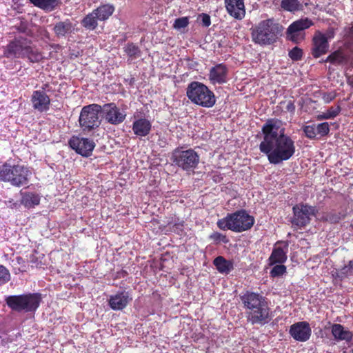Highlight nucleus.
Masks as SVG:
<instances>
[{
	"instance_id": "1",
	"label": "nucleus",
	"mask_w": 353,
	"mask_h": 353,
	"mask_svg": "<svg viewBox=\"0 0 353 353\" xmlns=\"http://www.w3.org/2000/svg\"><path fill=\"white\" fill-rule=\"evenodd\" d=\"M263 139L259 144L261 152L268 157L272 164L289 160L295 153L292 139L285 134L283 123L279 119H269L262 127Z\"/></svg>"
},
{
	"instance_id": "2",
	"label": "nucleus",
	"mask_w": 353,
	"mask_h": 353,
	"mask_svg": "<svg viewBox=\"0 0 353 353\" xmlns=\"http://www.w3.org/2000/svg\"><path fill=\"white\" fill-rule=\"evenodd\" d=\"M245 309L247 320L251 324L264 325L270 320V307L265 299L259 293L246 291L240 295Z\"/></svg>"
},
{
	"instance_id": "3",
	"label": "nucleus",
	"mask_w": 353,
	"mask_h": 353,
	"mask_svg": "<svg viewBox=\"0 0 353 353\" xmlns=\"http://www.w3.org/2000/svg\"><path fill=\"white\" fill-rule=\"evenodd\" d=\"M6 58L28 59L31 63H39L43 59L42 53L32 45L30 39L22 36L15 37L4 48Z\"/></svg>"
},
{
	"instance_id": "4",
	"label": "nucleus",
	"mask_w": 353,
	"mask_h": 353,
	"mask_svg": "<svg viewBox=\"0 0 353 353\" xmlns=\"http://www.w3.org/2000/svg\"><path fill=\"white\" fill-rule=\"evenodd\" d=\"M254 223V219L244 210L228 214L217 221V226L223 230H230L242 232L250 230Z\"/></svg>"
},
{
	"instance_id": "5",
	"label": "nucleus",
	"mask_w": 353,
	"mask_h": 353,
	"mask_svg": "<svg viewBox=\"0 0 353 353\" xmlns=\"http://www.w3.org/2000/svg\"><path fill=\"white\" fill-rule=\"evenodd\" d=\"M31 174L28 168L21 165H11L6 163L0 166V180L16 187L26 185Z\"/></svg>"
},
{
	"instance_id": "6",
	"label": "nucleus",
	"mask_w": 353,
	"mask_h": 353,
	"mask_svg": "<svg viewBox=\"0 0 353 353\" xmlns=\"http://www.w3.org/2000/svg\"><path fill=\"white\" fill-rule=\"evenodd\" d=\"M186 94L193 103L204 108H212L216 103L213 92L199 81H192L188 85Z\"/></svg>"
},
{
	"instance_id": "7",
	"label": "nucleus",
	"mask_w": 353,
	"mask_h": 353,
	"mask_svg": "<svg viewBox=\"0 0 353 353\" xmlns=\"http://www.w3.org/2000/svg\"><path fill=\"white\" fill-rule=\"evenodd\" d=\"M8 306L17 312H34L39 306L41 296L37 293L11 295L6 298Z\"/></svg>"
},
{
	"instance_id": "8",
	"label": "nucleus",
	"mask_w": 353,
	"mask_h": 353,
	"mask_svg": "<svg viewBox=\"0 0 353 353\" xmlns=\"http://www.w3.org/2000/svg\"><path fill=\"white\" fill-rule=\"evenodd\" d=\"M252 38L255 43L261 46L270 45L278 38V27L272 21H263L252 29Z\"/></svg>"
},
{
	"instance_id": "9",
	"label": "nucleus",
	"mask_w": 353,
	"mask_h": 353,
	"mask_svg": "<svg viewBox=\"0 0 353 353\" xmlns=\"http://www.w3.org/2000/svg\"><path fill=\"white\" fill-rule=\"evenodd\" d=\"M101 105L95 103L82 108L79 121L83 131L90 132L99 126L101 120L99 114L101 113Z\"/></svg>"
},
{
	"instance_id": "10",
	"label": "nucleus",
	"mask_w": 353,
	"mask_h": 353,
	"mask_svg": "<svg viewBox=\"0 0 353 353\" xmlns=\"http://www.w3.org/2000/svg\"><path fill=\"white\" fill-rule=\"evenodd\" d=\"M172 159L177 166L185 171L193 170L199 163V156L192 149L175 150L172 154Z\"/></svg>"
},
{
	"instance_id": "11",
	"label": "nucleus",
	"mask_w": 353,
	"mask_h": 353,
	"mask_svg": "<svg viewBox=\"0 0 353 353\" xmlns=\"http://www.w3.org/2000/svg\"><path fill=\"white\" fill-rule=\"evenodd\" d=\"M292 210L294 215L291 223L295 229H301L309 224L311 217L315 216L317 212L315 207L303 203L294 205Z\"/></svg>"
},
{
	"instance_id": "12",
	"label": "nucleus",
	"mask_w": 353,
	"mask_h": 353,
	"mask_svg": "<svg viewBox=\"0 0 353 353\" xmlns=\"http://www.w3.org/2000/svg\"><path fill=\"white\" fill-rule=\"evenodd\" d=\"M314 25L313 21L307 17L301 18L291 23L287 29L286 37L295 43L303 41L305 39L304 30Z\"/></svg>"
},
{
	"instance_id": "13",
	"label": "nucleus",
	"mask_w": 353,
	"mask_h": 353,
	"mask_svg": "<svg viewBox=\"0 0 353 353\" xmlns=\"http://www.w3.org/2000/svg\"><path fill=\"white\" fill-rule=\"evenodd\" d=\"M101 108L102 118L110 124L119 125L125 119V112L120 110L114 103H105L101 105Z\"/></svg>"
},
{
	"instance_id": "14",
	"label": "nucleus",
	"mask_w": 353,
	"mask_h": 353,
	"mask_svg": "<svg viewBox=\"0 0 353 353\" xmlns=\"http://www.w3.org/2000/svg\"><path fill=\"white\" fill-rule=\"evenodd\" d=\"M70 146L83 157H89L95 147L92 140L88 138L72 137L69 141Z\"/></svg>"
},
{
	"instance_id": "15",
	"label": "nucleus",
	"mask_w": 353,
	"mask_h": 353,
	"mask_svg": "<svg viewBox=\"0 0 353 353\" xmlns=\"http://www.w3.org/2000/svg\"><path fill=\"white\" fill-rule=\"evenodd\" d=\"M289 333L296 341L305 342L311 336L312 330L307 321H299L290 327Z\"/></svg>"
},
{
	"instance_id": "16",
	"label": "nucleus",
	"mask_w": 353,
	"mask_h": 353,
	"mask_svg": "<svg viewBox=\"0 0 353 353\" xmlns=\"http://www.w3.org/2000/svg\"><path fill=\"white\" fill-rule=\"evenodd\" d=\"M329 50V43L324 34L317 30L312 39L311 54L314 58H319L326 54Z\"/></svg>"
},
{
	"instance_id": "17",
	"label": "nucleus",
	"mask_w": 353,
	"mask_h": 353,
	"mask_svg": "<svg viewBox=\"0 0 353 353\" xmlns=\"http://www.w3.org/2000/svg\"><path fill=\"white\" fill-rule=\"evenodd\" d=\"M132 299L128 292L122 291L110 296L108 302L110 307L113 310H121L128 305Z\"/></svg>"
},
{
	"instance_id": "18",
	"label": "nucleus",
	"mask_w": 353,
	"mask_h": 353,
	"mask_svg": "<svg viewBox=\"0 0 353 353\" xmlns=\"http://www.w3.org/2000/svg\"><path fill=\"white\" fill-rule=\"evenodd\" d=\"M31 101L33 108L39 112L46 111L49 109L50 100L43 91H34L31 97Z\"/></svg>"
},
{
	"instance_id": "19",
	"label": "nucleus",
	"mask_w": 353,
	"mask_h": 353,
	"mask_svg": "<svg viewBox=\"0 0 353 353\" xmlns=\"http://www.w3.org/2000/svg\"><path fill=\"white\" fill-rule=\"evenodd\" d=\"M228 13L237 19L244 17L245 11L243 0H225Z\"/></svg>"
},
{
	"instance_id": "20",
	"label": "nucleus",
	"mask_w": 353,
	"mask_h": 353,
	"mask_svg": "<svg viewBox=\"0 0 353 353\" xmlns=\"http://www.w3.org/2000/svg\"><path fill=\"white\" fill-rule=\"evenodd\" d=\"M228 69L223 64H218L210 70L209 79L212 84H222L226 82Z\"/></svg>"
},
{
	"instance_id": "21",
	"label": "nucleus",
	"mask_w": 353,
	"mask_h": 353,
	"mask_svg": "<svg viewBox=\"0 0 353 353\" xmlns=\"http://www.w3.org/2000/svg\"><path fill=\"white\" fill-rule=\"evenodd\" d=\"M332 334L336 341H345L350 344H353V333L341 324H333L331 327Z\"/></svg>"
},
{
	"instance_id": "22",
	"label": "nucleus",
	"mask_w": 353,
	"mask_h": 353,
	"mask_svg": "<svg viewBox=\"0 0 353 353\" xmlns=\"http://www.w3.org/2000/svg\"><path fill=\"white\" fill-rule=\"evenodd\" d=\"M152 124L146 119L141 118L133 122L132 130L139 137H145L151 131Z\"/></svg>"
},
{
	"instance_id": "23",
	"label": "nucleus",
	"mask_w": 353,
	"mask_h": 353,
	"mask_svg": "<svg viewBox=\"0 0 353 353\" xmlns=\"http://www.w3.org/2000/svg\"><path fill=\"white\" fill-rule=\"evenodd\" d=\"M75 30V25L73 24L70 19H66L63 21L57 23L53 30L58 37H65L71 34Z\"/></svg>"
},
{
	"instance_id": "24",
	"label": "nucleus",
	"mask_w": 353,
	"mask_h": 353,
	"mask_svg": "<svg viewBox=\"0 0 353 353\" xmlns=\"http://www.w3.org/2000/svg\"><path fill=\"white\" fill-rule=\"evenodd\" d=\"M332 275L335 280L341 281L353 276V259L341 268L334 270Z\"/></svg>"
},
{
	"instance_id": "25",
	"label": "nucleus",
	"mask_w": 353,
	"mask_h": 353,
	"mask_svg": "<svg viewBox=\"0 0 353 353\" xmlns=\"http://www.w3.org/2000/svg\"><path fill=\"white\" fill-rule=\"evenodd\" d=\"M287 251H288V246H285V250H284L283 248L276 245L273 250L272 252L268 259L269 261V265H273L276 263H283L287 260Z\"/></svg>"
},
{
	"instance_id": "26",
	"label": "nucleus",
	"mask_w": 353,
	"mask_h": 353,
	"mask_svg": "<svg viewBox=\"0 0 353 353\" xmlns=\"http://www.w3.org/2000/svg\"><path fill=\"white\" fill-rule=\"evenodd\" d=\"M34 6L46 11L51 12L58 7L61 0H29Z\"/></svg>"
},
{
	"instance_id": "27",
	"label": "nucleus",
	"mask_w": 353,
	"mask_h": 353,
	"mask_svg": "<svg viewBox=\"0 0 353 353\" xmlns=\"http://www.w3.org/2000/svg\"><path fill=\"white\" fill-rule=\"evenodd\" d=\"M214 265L217 270L222 274H228L233 270V263L230 261H227L223 256H218L214 260Z\"/></svg>"
},
{
	"instance_id": "28",
	"label": "nucleus",
	"mask_w": 353,
	"mask_h": 353,
	"mask_svg": "<svg viewBox=\"0 0 353 353\" xmlns=\"http://www.w3.org/2000/svg\"><path fill=\"white\" fill-rule=\"evenodd\" d=\"M40 196L32 192L22 193L21 203L27 208H32L39 204Z\"/></svg>"
},
{
	"instance_id": "29",
	"label": "nucleus",
	"mask_w": 353,
	"mask_h": 353,
	"mask_svg": "<svg viewBox=\"0 0 353 353\" xmlns=\"http://www.w3.org/2000/svg\"><path fill=\"white\" fill-rule=\"evenodd\" d=\"M94 11L97 14L99 21H105L113 14L114 7L110 4H104L94 10Z\"/></svg>"
},
{
	"instance_id": "30",
	"label": "nucleus",
	"mask_w": 353,
	"mask_h": 353,
	"mask_svg": "<svg viewBox=\"0 0 353 353\" xmlns=\"http://www.w3.org/2000/svg\"><path fill=\"white\" fill-rule=\"evenodd\" d=\"M281 7L283 10L291 12L303 10V4L299 0H282Z\"/></svg>"
},
{
	"instance_id": "31",
	"label": "nucleus",
	"mask_w": 353,
	"mask_h": 353,
	"mask_svg": "<svg viewBox=\"0 0 353 353\" xmlns=\"http://www.w3.org/2000/svg\"><path fill=\"white\" fill-rule=\"evenodd\" d=\"M98 21L99 20L98 19L97 14L93 10L83 19L81 24L85 28L93 30L97 27Z\"/></svg>"
},
{
	"instance_id": "32",
	"label": "nucleus",
	"mask_w": 353,
	"mask_h": 353,
	"mask_svg": "<svg viewBox=\"0 0 353 353\" xmlns=\"http://www.w3.org/2000/svg\"><path fill=\"white\" fill-rule=\"evenodd\" d=\"M347 61V57L341 50H336L331 53L322 62H330L335 65H341Z\"/></svg>"
},
{
	"instance_id": "33",
	"label": "nucleus",
	"mask_w": 353,
	"mask_h": 353,
	"mask_svg": "<svg viewBox=\"0 0 353 353\" xmlns=\"http://www.w3.org/2000/svg\"><path fill=\"white\" fill-rule=\"evenodd\" d=\"M124 51L131 59H137L141 56L139 48L134 43L128 44L124 48Z\"/></svg>"
},
{
	"instance_id": "34",
	"label": "nucleus",
	"mask_w": 353,
	"mask_h": 353,
	"mask_svg": "<svg viewBox=\"0 0 353 353\" xmlns=\"http://www.w3.org/2000/svg\"><path fill=\"white\" fill-rule=\"evenodd\" d=\"M315 130L316 136L324 137L329 133L330 125L327 122L321 123L316 125H315Z\"/></svg>"
},
{
	"instance_id": "35",
	"label": "nucleus",
	"mask_w": 353,
	"mask_h": 353,
	"mask_svg": "<svg viewBox=\"0 0 353 353\" xmlns=\"http://www.w3.org/2000/svg\"><path fill=\"white\" fill-rule=\"evenodd\" d=\"M274 266L270 272V274L272 277L279 276L283 275L286 272V267L283 263H279Z\"/></svg>"
},
{
	"instance_id": "36",
	"label": "nucleus",
	"mask_w": 353,
	"mask_h": 353,
	"mask_svg": "<svg viewBox=\"0 0 353 353\" xmlns=\"http://www.w3.org/2000/svg\"><path fill=\"white\" fill-rule=\"evenodd\" d=\"M188 24L189 20L188 17H181L174 21L173 27L176 30H181L187 27Z\"/></svg>"
},
{
	"instance_id": "37",
	"label": "nucleus",
	"mask_w": 353,
	"mask_h": 353,
	"mask_svg": "<svg viewBox=\"0 0 353 353\" xmlns=\"http://www.w3.org/2000/svg\"><path fill=\"white\" fill-rule=\"evenodd\" d=\"M10 279L9 271L4 266L0 265V285L7 283Z\"/></svg>"
},
{
	"instance_id": "38",
	"label": "nucleus",
	"mask_w": 353,
	"mask_h": 353,
	"mask_svg": "<svg viewBox=\"0 0 353 353\" xmlns=\"http://www.w3.org/2000/svg\"><path fill=\"white\" fill-rule=\"evenodd\" d=\"M303 130L305 133V135L310 139H315L316 137V130H315V125H305L303 127Z\"/></svg>"
},
{
	"instance_id": "39",
	"label": "nucleus",
	"mask_w": 353,
	"mask_h": 353,
	"mask_svg": "<svg viewBox=\"0 0 353 353\" xmlns=\"http://www.w3.org/2000/svg\"><path fill=\"white\" fill-rule=\"evenodd\" d=\"M288 55L292 60L297 61L301 59L303 51L301 48L294 47L289 52Z\"/></svg>"
},
{
	"instance_id": "40",
	"label": "nucleus",
	"mask_w": 353,
	"mask_h": 353,
	"mask_svg": "<svg viewBox=\"0 0 353 353\" xmlns=\"http://www.w3.org/2000/svg\"><path fill=\"white\" fill-rule=\"evenodd\" d=\"M210 238L216 241V243H226L228 242V239L227 238V236L225 235H223V234L221 233H219V232H214L212 233Z\"/></svg>"
},
{
	"instance_id": "41",
	"label": "nucleus",
	"mask_w": 353,
	"mask_h": 353,
	"mask_svg": "<svg viewBox=\"0 0 353 353\" xmlns=\"http://www.w3.org/2000/svg\"><path fill=\"white\" fill-rule=\"evenodd\" d=\"M323 219L328 222L332 223H338L341 219L340 214H337L335 213H329L323 216Z\"/></svg>"
},
{
	"instance_id": "42",
	"label": "nucleus",
	"mask_w": 353,
	"mask_h": 353,
	"mask_svg": "<svg viewBox=\"0 0 353 353\" xmlns=\"http://www.w3.org/2000/svg\"><path fill=\"white\" fill-rule=\"evenodd\" d=\"M341 111V107L339 105H337L336 107H331L327 111H325V113L329 116L330 119H334L336 117Z\"/></svg>"
},
{
	"instance_id": "43",
	"label": "nucleus",
	"mask_w": 353,
	"mask_h": 353,
	"mask_svg": "<svg viewBox=\"0 0 353 353\" xmlns=\"http://www.w3.org/2000/svg\"><path fill=\"white\" fill-rule=\"evenodd\" d=\"M201 18L202 25L203 26L208 27L210 25L211 21H210V17L208 14H202L201 15Z\"/></svg>"
},
{
	"instance_id": "44",
	"label": "nucleus",
	"mask_w": 353,
	"mask_h": 353,
	"mask_svg": "<svg viewBox=\"0 0 353 353\" xmlns=\"http://www.w3.org/2000/svg\"><path fill=\"white\" fill-rule=\"evenodd\" d=\"M336 97V94L334 93H325L323 95V99L325 103H328L331 102Z\"/></svg>"
},
{
	"instance_id": "45",
	"label": "nucleus",
	"mask_w": 353,
	"mask_h": 353,
	"mask_svg": "<svg viewBox=\"0 0 353 353\" xmlns=\"http://www.w3.org/2000/svg\"><path fill=\"white\" fill-rule=\"evenodd\" d=\"M324 36L326 37L327 41L332 39L334 37V32L333 30H329L326 32L325 34H323Z\"/></svg>"
},
{
	"instance_id": "46",
	"label": "nucleus",
	"mask_w": 353,
	"mask_h": 353,
	"mask_svg": "<svg viewBox=\"0 0 353 353\" xmlns=\"http://www.w3.org/2000/svg\"><path fill=\"white\" fill-rule=\"evenodd\" d=\"M286 110L288 112H294V111L295 106L292 101L288 102V103L287 104V106H286Z\"/></svg>"
},
{
	"instance_id": "47",
	"label": "nucleus",
	"mask_w": 353,
	"mask_h": 353,
	"mask_svg": "<svg viewBox=\"0 0 353 353\" xmlns=\"http://www.w3.org/2000/svg\"><path fill=\"white\" fill-rule=\"evenodd\" d=\"M317 119L319 120L330 119L329 116L325 113V112H324L322 114L318 115Z\"/></svg>"
},
{
	"instance_id": "48",
	"label": "nucleus",
	"mask_w": 353,
	"mask_h": 353,
	"mask_svg": "<svg viewBox=\"0 0 353 353\" xmlns=\"http://www.w3.org/2000/svg\"><path fill=\"white\" fill-rule=\"evenodd\" d=\"M19 30L20 32H25V30H24V29H21V28H19Z\"/></svg>"
},
{
	"instance_id": "49",
	"label": "nucleus",
	"mask_w": 353,
	"mask_h": 353,
	"mask_svg": "<svg viewBox=\"0 0 353 353\" xmlns=\"http://www.w3.org/2000/svg\"><path fill=\"white\" fill-rule=\"evenodd\" d=\"M350 81H352V79H350V78H349L348 82H350Z\"/></svg>"
},
{
	"instance_id": "50",
	"label": "nucleus",
	"mask_w": 353,
	"mask_h": 353,
	"mask_svg": "<svg viewBox=\"0 0 353 353\" xmlns=\"http://www.w3.org/2000/svg\"><path fill=\"white\" fill-rule=\"evenodd\" d=\"M350 81H352V79H350V78H349L348 82H350Z\"/></svg>"
}]
</instances>
